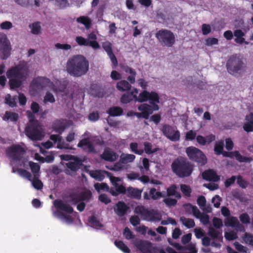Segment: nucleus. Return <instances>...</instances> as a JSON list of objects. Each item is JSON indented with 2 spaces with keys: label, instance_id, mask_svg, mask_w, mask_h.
<instances>
[{
  "label": "nucleus",
  "instance_id": "nucleus-12",
  "mask_svg": "<svg viewBox=\"0 0 253 253\" xmlns=\"http://www.w3.org/2000/svg\"><path fill=\"white\" fill-rule=\"evenodd\" d=\"M11 44L6 35L0 33V51L2 53V59H7L10 55Z\"/></svg>",
  "mask_w": 253,
  "mask_h": 253
},
{
  "label": "nucleus",
  "instance_id": "nucleus-46",
  "mask_svg": "<svg viewBox=\"0 0 253 253\" xmlns=\"http://www.w3.org/2000/svg\"><path fill=\"white\" fill-rule=\"evenodd\" d=\"M233 154L236 159L240 162H248L250 161V158L241 155L237 151L233 152Z\"/></svg>",
  "mask_w": 253,
  "mask_h": 253
},
{
  "label": "nucleus",
  "instance_id": "nucleus-60",
  "mask_svg": "<svg viewBox=\"0 0 253 253\" xmlns=\"http://www.w3.org/2000/svg\"><path fill=\"white\" fill-rule=\"evenodd\" d=\"M239 218L241 222L243 224H247L250 222V216L246 213H243L240 214Z\"/></svg>",
  "mask_w": 253,
  "mask_h": 253
},
{
  "label": "nucleus",
  "instance_id": "nucleus-55",
  "mask_svg": "<svg viewBox=\"0 0 253 253\" xmlns=\"http://www.w3.org/2000/svg\"><path fill=\"white\" fill-rule=\"evenodd\" d=\"M123 235L127 240L132 239L135 237L133 232L127 227H125L124 229Z\"/></svg>",
  "mask_w": 253,
  "mask_h": 253
},
{
  "label": "nucleus",
  "instance_id": "nucleus-39",
  "mask_svg": "<svg viewBox=\"0 0 253 253\" xmlns=\"http://www.w3.org/2000/svg\"><path fill=\"white\" fill-rule=\"evenodd\" d=\"M114 244L118 249L124 253H130V249L122 241L116 240Z\"/></svg>",
  "mask_w": 253,
  "mask_h": 253
},
{
  "label": "nucleus",
  "instance_id": "nucleus-11",
  "mask_svg": "<svg viewBox=\"0 0 253 253\" xmlns=\"http://www.w3.org/2000/svg\"><path fill=\"white\" fill-rule=\"evenodd\" d=\"M25 152V149L19 144H13L6 150L7 156L15 161L22 160Z\"/></svg>",
  "mask_w": 253,
  "mask_h": 253
},
{
  "label": "nucleus",
  "instance_id": "nucleus-62",
  "mask_svg": "<svg viewBox=\"0 0 253 253\" xmlns=\"http://www.w3.org/2000/svg\"><path fill=\"white\" fill-rule=\"evenodd\" d=\"M29 166L30 167L32 172L34 174L39 172L40 169V167L38 164L33 162H30L29 163Z\"/></svg>",
  "mask_w": 253,
  "mask_h": 253
},
{
  "label": "nucleus",
  "instance_id": "nucleus-4",
  "mask_svg": "<svg viewBox=\"0 0 253 253\" xmlns=\"http://www.w3.org/2000/svg\"><path fill=\"white\" fill-rule=\"evenodd\" d=\"M243 60V58L237 54L231 56L226 63L228 73L231 75H235L245 71L246 65Z\"/></svg>",
  "mask_w": 253,
  "mask_h": 253
},
{
  "label": "nucleus",
  "instance_id": "nucleus-17",
  "mask_svg": "<svg viewBox=\"0 0 253 253\" xmlns=\"http://www.w3.org/2000/svg\"><path fill=\"white\" fill-rule=\"evenodd\" d=\"M138 92V89L136 88H133L131 91L123 94L120 99L121 103L127 104L133 100L136 101V95Z\"/></svg>",
  "mask_w": 253,
  "mask_h": 253
},
{
  "label": "nucleus",
  "instance_id": "nucleus-48",
  "mask_svg": "<svg viewBox=\"0 0 253 253\" xmlns=\"http://www.w3.org/2000/svg\"><path fill=\"white\" fill-rule=\"evenodd\" d=\"M180 190L182 193L186 197H189L191 196L192 189L189 185L186 184L180 185Z\"/></svg>",
  "mask_w": 253,
  "mask_h": 253
},
{
  "label": "nucleus",
  "instance_id": "nucleus-31",
  "mask_svg": "<svg viewBox=\"0 0 253 253\" xmlns=\"http://www.w3.org/2000/svg\"><path fill=\"white\" fill-rule=\"evenodd\" d=\"M106 172L108 171L101 170H90L89 171V174L92 178L101 181L105 178L104 174H106Z\"/></svg>",
  "mask_w": 253,
  "mask_h": 253
},
{
  "label": "nucleus",
  "instance_id": "nucleus-36",
  "mask_svg": "<svg viewBox=\"0 0 253 253\" xmlns=\"http://www.w3.org/2000/svg\"><path fill=\"white\" fill-rule=\"evenodd\" d=\"M53 216L58 217L60 219H63L68 223H72L73 222L72 217L69 215H67L64 212L56 210L53 212Z\"/></svg>",
  "mask_w": 253,
  "mask_h": 253
},
{
  "label": "nucleus",
  "instance_id": "nucleus-38",
  "mask_svg": "<svg viewBox=\"0 0 253 253\" xmlns=\"http://www.w3.org/2000/svg\"><path fill=\"white\" fill-rule=\"evenodd\" d=\"M69 198L70 199V202L73 205H76L82 202L80 194L78 192H74L70 193L69 194Z\"/></svg>",
  "mask_w": 253,
  "mask_h": 253
},
{
  "label": "nucleus",
  "instance_id": "nucleus-23",
  "mask_svg": "<svg viewBox=\"0 0 253 253\" xmlns=\"http://www.w3.org/2000/svg\"><path fill=\"white\" fill-rule=\"evenodd\" d=\"M224 224L226 226L235 227L239 230H241L244 228L237 218L235 216L226 218L224 220Z\"/></svg>",
  "mask_w": 253,
  "mask_h": 253
},
{
  "label": "nucleus",
  "instance_id": "nucleus-10",
  "mask_svg": "<svg viewBox=\"0 0 253 253\" xmlns=\"http://www.w3.org/2000/svg\"><path fill=\"white\" fill-rule=\"evenodd\" d=\"M106 175L110 178L112 184L114 187H111L109 190V193L113 196H117L119 194H125L126 193V188L125 186L120 185L118 182L121 181L120 178L113 176L110 172H106Z\"/></svg>",
  "mask_w": 253,
  "mask_h": 253
},
{
  "label": "nucleus",
  "instance_id": "nucleus-30",
  "mask_svg": "<svg viewBox=\"0 0 253 253\" xmlns=\"http://www.w3.org/2000/svg\"><path fill=\"white\" fill-rule=\"evenodd\" d=\"M19 118L18 114L15 112L6 111L2 117V120L6 122L10 121L13 123H16L18 120Z\"/></svg>",
  "mask_w": 253,
  "mask_h": 253
},
{
  "label": "nucleus",
  "instance_id": "nucleus-28",
  "mask_svg": "<svg viewBox=\"0 0 253 253\" xmlns=\"http://www.w3.org/2000/svg\"><path fill=\"white\" fill-rule=\"evenodd\" d=\"M167 196H174L178 199L181 198V194L178 191V187L175 184H172L167 189Z\"/></svg>",
  "mask_w": 253,
  "mask_h": 253
},
{
  "label": "nucleus",
  "instance_id": "nucleus-47",
  "mask_svg": "<svg viewBox=\"0 0 253 253\" xmlns=\"http://www.w3.org/2000/svg\"><path fill=\"white\" fill-rule=\"evenodd\" d=\"M148 100H149L150 103H153V102L159 103L160 102V97L157 92L151 91L149 92Z\"/></svg>",
  "mask_w": 253,
  "mask_h": 253
},
{
  "label": "nucleus",
  "instance_id": "nucleus-20",
  "mask_svg": "<svg viewBox=\"0 0 253 253\" xmlns=\"http://www.w3.org/2000/svg\"><path fill=\"white\" fill-rule=\"evenodd\" d=\"M100 157L106 161L112 162L117 160L118 155L116 152L107 147L104 149L103 153L100 155Z\"/></svg>",
  "mask_w": 253,
  "mask_h": 253
},
{
  "label": "nucleus",
  "instance_id": "nucleus-59",
  "mask_svg": "<svg viewBox=\"0 0 253 253\" xmlns=\"http://www.w3.org/2000/svg\"><path fill=\"white\" fill-rule=\"evenodd\" d=\"M18 172L20 175L26 178L29 180H31L32 175L31 173L27 170L22 169H18Z\"/></svg>",
  "mask_w": 253,
  "mask_h": 253
},
{
  "label": "nucleus",
  "instance_id": "nucleus-22",
  "mask_svg": "<svg viewBox=\"0 0 253 253\" xmlns=\"http://www.w3.org/2000/svg\"><path fill=\"white\" fill-rule=\"evenodd\" d=\"M203 178L205 180L212 182H217L220 180V177L213 169H208L202 173Z\"/></svg>",
  "mask_w": 253,
  "mask_h": 253
},
{
  "label": "nucleus",
  "instance_id": "nucleus-8",
  "mask_svg": "<svg viewBox=\"0 0 253 253\" xmlns=\"http://www.w3.org/2000/svg\"><path fill=\"white\" fill-rule=\"evenodd\" d=\"M185 152L190 160L197 163L201 166H204L207 163L206 156L198 148L194 146H189L186 148Z\"/></svg>",
  "mask_w": 253,
  "mask_h": 253
},
{
  "label": "nucleus",
  "instance_id": "nucleus-15",
  "mask_svg": "<svg viewBox=\"0 0 253 253\" xmlns=\"http://www.w3.org/2000/svg\"><path fill=\"white\" fill-rule=\"evenodd\" d=\"M78 147L88 153H96L93 144L89 141L88 138L81 139L78 144Z\"/></svg>",
  "mask_w": 253,
  "mask_h": 253
},
{
  "label": "nucleus",
  "instance_id": "nucleus-2",
  "mask_svg": "<svg viewBox=\"0 0 253 253\" xmlns=\"http://www.w3.org/2000/svg\"><path fill=\"white\" fill-rule=\"evenodd\" d=\"M89 70V62L83 55L78 54L70 57L66 64V70L71 76L80 77Z\"/></svg>",
  "mask_w": 253,
  "mask_h": 253
},
{
  "label": "nucleus",
  "instance_id": "nucleus-27",
  "mask_svg": "<svg viewBox=\"0 0 253 253\" xmlns=\"http://www.w3.org/2000/svg\"><path fill=\"white\" fill-rule=\"evenodd\" d=\"M245 36V33L241 29H236L234 31V36L235 37L234 42L238 44L246 45L249 44V42L245 41L244 37Z\"/></svg>",
  "mask_w": 253,
  "mask_h": 253
},
{
  "label": "nucleus",
  "instance_id": "nucleus-41",
  "mask_svg": "<svg viewBox=\"0 0 253 253\" xmlns=\"http://www.w3.org/2000/svg\"><path fill=\"white\" fill-rule=\"evenodd\" d=\"M29 27L31 29V33L34 35H38L40 33L41 26L40 22H35L29 25Z\"/></svg>",
  "mask_w": 253,
  "mask_h": 253
},
{
  "label": "nucleus",
  "instance_id": "nucleus-58",
  "mask_svg": "<svg viewBox=\"0 0 253 253\" xmlns=\"http://www.w3.org/2000/svg\"><path fill=\"white\" fill-rule=\"evenodd\" d=\"M224 236L228 241H232L238 238L237 234L233 231L228 232H226Z\"/></svg>",
  "mask_w": 253,
  "mask_h": 253
},
{
  "label": "nucleus",
  "instance_id": "nucleus-33",
  "mask_svg": "<svg viewBox=\"0 0 253 253\" xmlns=\"http://www.w3.org/2000/svg\"><path fill=\"white\" fill-rule=\"evenodd\" d=\"M123 109L118 106H112L107 111V113L112 117L120 116L123 115Z\"/></svg>",
  "mask_w": 253,
  "mask_h": 253
},
{
  "label": "nucleus",
  "instance_id": "nucleus-63",
  "mask_svg": "<svg viewBox=\"0 0 253 253\" xmlns=\"http://www.w3.org/2000/svg\"><path fill=\"white\" fill-rule=\"evenodd\" d=\"M235 249L240 252L247 253L248 249L246 247H245L237 242H235L234 243Z\"/></svg>",
  "mask_w": 253,
  "mask_h": 253
},
{
  "label": "nucleus",
  "instance_id": "nucleus-26",
  "mask_svg": "<svg viewBox=\"0 0 253 253\" xmlns=\"http://www.w3.org/2000/svg\"><path fill=\"white\" fill-rule=\"evenodd\" d=\"M49 82L50 80L48 78L39 77L33 80L31 84L38 89H41Z\"/></svg>",
  "mask_w": 253,
  "mask_h": 253
},
{
  "label": "nucleus",
  "instance_id": "nucleus-5",
  "mask_svg": "<svg viewBox=\"0 0 253 253\" xmlns=\"http://www.w3.org/2000/svg\"><path fill=\"white\" fill-rule=\"evenodd\" d=\"M208 235L213 241L211 243V239L205 236L202 239V245L205 247L211 245L212 247L220 248L221 246V242L223 241L222 233L211 227L209 229Z\"/></svg>",
  "mask_w": 253,
  "mask_h": 253
},
{
  "label": "nucleus",
  "instance_id": "nucleus-42",
  "mask_svg": "<svg viewBox=\"0 0 253 253\" xmlns=\"http://www.w3.org/2000/svg\"><path fill=\"white\" fill-rule=\"evenodd\" d=\"M138 144L136 142H131L129 144V148L131 151L135 154L142 155L144 151L142 149H138Z\"/></svg>",
  "mask_w": 253,
  "mask_h": 253
},
{
  "label": "nucleus",
  "instance_id": "nucleus-18",
  "mask_svg": "<svg viewBox=\"0 0 253 253\" xmlns=\"http://www.w3.org/2000/svg\"><path fill=\"white\" fill-rule=\"evenodd\" d=\"M53 205L57 209L68 214H72L74 211L73 208L70 205L65 203L61 200L56 199L54 200Z\"/></svg>",
  "mask_w": 253,
  "mask_h": 253
},
{
  "label": "nucleus",
  "instance_id": "nucleus-1",
  "mask_svg": "<svg viewBox=\"0 0 253 253\" xmlns=\"http://www.w3.org/2000/svg\"><path fill=\"white\" fill-rule=\"evenodd\" d=\"M29 69L27 62L20 61L19 64L9 68L6 72L9 79L8 84L11 89L19 88L29 76Z\"/></svg>",
  "mask_w": 253,
  "mask_h": 253
},
{
  "label": "nucleus",
  "instance_id": "nucleus-50",
  "mask_svg": "<svg viewBox=\"0 0 253 253\" xmlns=\"http://www.w3.org/2000/svg\"><path fill=\"white\" fill-rule=\"evenodd\" d=\"M82 201H88L90 199L92 196V193L89 190H84L80 193Z\"/></svg>",
  "mask_w": 253,
  "mask_h": 253
},
{
  "label": "nucleus",
  "instance_id": "nucleus-3",
  "mask_svg": "<svg viewBox=\"0 0 253 253\" xmlns=\"http://www.w3.org/2000/svg\"><path fill=\"white\" fill-rule=\"evenodd\" d=\"M171 169L178 177L189 176L193 171V165L186 158L180 157L175 159L171 165Z\"/></svg>",
  "mask_w": 253,
  "mask_h": 253
},
{
  "label": "nucleus",
  "instance_id": "nucleus-25",
  "mask_svg": "<svg viewBox=\"0 0 253 253\" xmlns=\"http://www.w3.org/2000/svg\"><path fill=\"white\" fill-rule=\"evenodd\" d=\"M142 192V190L129 186L126 189V194L128 197L140 200L141 197Z\"/></svg>",
  "mask_w": 253,
  "mask_h": 253
},
{
  "label": "nucleus",
  "instance_id": "nucleus-24",
  "mask_svg": "<svg viewBox=\"0 0 253 253\" xmlns=\"http://www.w3.org/2000/svg\"><path fill=\"white\" fill-rule=\"evenodd\" d=\"M73 162H69L66 164L67 168L73 172L77 171L83 166V161L78 157L74 159Z\"/></svg>",
  "mask_w": 253,
  "mask_h": 253
},
{
  "label": "nucleus",
  "instance_id": "nucleus-9",
  "mask_svg": "<svg viewBox=\"0 0 253 253\" xmlns=\"http://www.w3.org/2000/svg\"><path fill=\"white\" fill-rule=\"evenodd\" d=\"M25 132V134L32 140H40L43 137L42 128L39 123L27 124Z\"/></svg>",
  "mask_w": 253,
  "mask_h": 253
},
{
  "label": "nucleus",
  "instance_id": "nucleus-16",
  "mask_svg": "<svg viewBox=\"0 0 253 253\" xmlns=\"http://www.w3.org/2000/svg\"><path fill=\"white\" fill-rule=\"evenodd\" d=\"M136 248L142 253H152V244L148 241L140 240L135 243Z\"/></svg>",
  "mask_w": 253,
  "mask_h": 253
},
{
  "label": "nucleus",
  "instance_id": "nucleus-40",
  "mask_svg": "<svg viewBox=\"0 0 253 253\" xmlns=\"http://www.w3.org/2000/svg\"><path fill=\"white\" fill-rule=\"evenodd\" d=\"M180 220L187 228H191L195 226V221L193 219L187 218L183 216L180 217Z\"/></svg>",
  "mask_w": 253,
  "mask_h": 253
},
{
  "label": "nucleus",
  "instance_id": "nucleus-6",
  "mask_svg": "<svg viewBox=\"0 0 253 253\" xmlns=\"http://www.w3.org/2000/svg\"><path fill=\"white\" fill-rule=\"evenodd\" d=\"M134 212L140 214L144 220L157 222L161 220L162 216L158 211L154 209L148 210L143 206H137L135 207Z\"/></svg>",
  "mask_w": 253,
  "mask_h": 253
},
{
  "label": "nucleus",
  "instance_id": "nucleus-57",
  "mask_svg": "<svg viewBox=\"0 0 253 253\" xmlns=\"http://www.w3.org/2000/svg\"><path fill=\"white\" fill-rule=\"evenodd\" d=\"M237 183L240 187L242 188H246L248 186V182L243 179V177L241 175H238L236 177Z\"/></svg>",
  "mask_w": 253,
  "mask_h": 253
},
{
  "label": "nucleus",
  "instance_id": "nucleus-7",
  "mask_svg": "<svg viewBox=\"0 0 253 253\" xmlns=\"http://www.w3.org/2000/svg\"><path fill=\"white\" fill-rule=\"evenodd\" d=\"M161 45L168 47H172L175 42V37L171 31L162 29L158 31L155 35Z\"/></svg>",
  "mask_w": 253,
  "mask_h": 253
},
{
  "label": "nucleus",
  "instance_id": "nucleus-52",
  "mask_svg": "<svg viewBox=\"0 0 253 253\" xmlns=\"http://www.w3.org/2000/svg\"><path fill=\"white\" fill-rule=\"evenodd\" d=\"M186 206L190 207V208L192 210L193 214L195 217L198 218L199 217L201 216L202 213L200 212V210L198 209V208L196 206H193L191 204H187Z\"/></svg>",
  "mask_w": 253,
  "mask_h": 253
},
{
  "label": "nucleus",
  "instance_id": "nucleus-34",
  "mask_svg": "<svg viewBox=\"0 0 253 253\" xmlns=\"http://www.w3.org/2000/svg\"><path fill=\"white\" fill-rule=\"evenodd\" d=\"M223 147H224V141L222 140H219L218 141L216 142L214 147V151L215 153L217 155H219L222 154L224 155L225 156H228V153L226 152H224V153H223Z\"/></svg>",
  "mask_w": 253,
  "mask_h": 253
},
{
  "label": "nucleus",
  "instance_id": "nucleus-43",
  "mask_svg": "<svg viewBox=\"0 0 253 253\" xmlns=\"http://www.w3.org/2000/svg\"><path fill=\"white\" fill-rule=\"evenodd\" d=\"M149 92L147 90H143L139 96H136V101L139 102H144L148 100Z\"/></svg>",
  "mask_w": 253,
  "mask_h": 253
},
{
  "label": "nucleus",
  "instance_id": "nucleus-13",
  "mask_svg": "<svg viewBox=\"0 0 253 253\" xmlns=\"http://www.w3.org/2000/svg\"><path fill=\"white\" fill-rule=\"evenodd\" d=\"M164 134L172 141H178L180 139V132L175 130L174 127L169 125H165L162 129Z\"/></svg>",
  "mask_w": 253,
  "mask_h": 253
},
{
  "label": "nucleus",
  "instance_id": "nucleus-64",
  "mask_svg": "<svg viewBox=\"0 0 253 253\" xmlns=\"http://www.w3.org/2000/svg\"><path fill=\"white\" fill-rule=\"evenodd\" d=\"M212 223L214 228L219 229L223 226L222 221L221 219L214 217L212 219Z\"/></svg>",
  "mask_w": 253,
  "mask_h": 253
},
{
  "label": "nucleus",
  "instance_id": "nucleus-44",
  "mask_svg": "<svg viewBox=\"0 0 253 253\" xmlns=\"http://www.w3.org/2000/svg\"><path fill=\"white\" fill-rule=\"evenodd\" d=\"M88 221L90 224H91L93 227L96 228H100L103 227V225L100 222V221L97 219V218L92 215L89 217Z\"/></svg>",
  "mask_w": 253,
  "mask_h": 253
},
{
  "label": "nucleus",
  "instance_id": "nucleus-21",
  "mask_svg": "<svg viewBox=\"0 0 253 253\" xmlns=\"http://www.w3.org/2000/svg\"><path fill=\"white\" fill-rule=\"evenodd\" d=\"M116 208L114 209V211L119 217L125 216L129 209V207L123 201H119L116 204Z\"/></svg>",
  "mask_w": 253,
  "mask_h": 253
},
{
  "label": "nucleus",
  "instance_id": "nucleus-14",
  "mask_svg": "<svg viewBox=\"0 0 253 253\" xmlns=\"http://www.w3.org/2000/svg\"><path fill=\"white\" fill-rule=\"evenodd\" d=\"M138 110L141 112H135V116L138 118H144L148 119L150 115L153 113L152 107L150 105L147 103H143L138 107Z\"/></svg>",
  "mask_w": 253,
  "mask_h": 253
},
{
  "label": "nucleus",
  "instance_id": "nucleus-49",
  "mask_svg": "<svg viewBox=\"0 0 253 253\" xmlns=\"http://www.w3.org/2000/svg\"><path fill=\"white\" fill-rule=\"evenodd\" d=\"M5 103L12 108L16 106L15 99L12 98L9 94H7L5 96Z\"/></svg>",
  "mask_w": 253,
  "mask_h": 253
},
{
  "label": "nucleus",
  "instance_id": "nucleus-32",
  "mask_svg": "<svg viewBox=\"0 0 253 253\" xmlns=\"http://www.w3.org/2000/svg\"><path fill=\"white\" fill-rule=\"evenodd\" d=\"M144 146V152L147 155H151L154 154L160 150L158 147L153 148V146L151 142L146 141L143 143Z\"/></svg>",
  "mask_w": 253,
  "mask_h": 253
},
{
  "label": "nucleus",
  "instance_id": "nucleus-45",
  "mask_svg": "<svg viewBox=\"0 0 253 253\" xmlns=\"http://www.w3.org/2000/svg\"><path fill=\"white\" fill-rule=\"evenodd\" d=\"M94 187L98 192L102 190L109 192V190L110 189L109 186L106 183H96L94 184Z\"/></svg>",
  "mask_w": 253,
  "mask_h": 253
},
{
  "label": "nucleus",
  "instance_id": "nucleus-29",
  "mask_svg": "<svg viewBox=\"0 0 253 253\" xmlns=\"http://www.w3.org/2000/svg\"><path fill=\"white\" fill-rule=\"evenodd\" d=\"M116 88L121 92L128 91L131 88V85L127 81L124 80L117 83Z\"/></svg>",
  "mask_w": 253,
  "mask_h": 253
},
{
  "label": "nucleus",
  "instance_id": "nucleus-51",
  "mask_svg": "<svg viewBox=\"0 0 253 253\" xmlns=\"http://www.w3.org/2000/svg\"><path fill=\"white\" fill-rule=\"evenodd\" d=\"M35 114L30 111H26V115L29 121V123L27 124H37V123H39L38 121L36 119Z\"/></svg>",
  "mask_w": 253,
  "mask_h": 253
},
{
  "label": "nucleus",
  "instance_id": "nucleus-54",
  "mask_svg": "<svg viewBox=\"0 0 253 253\" xmlns=\"http://www.w3.org/2000/svg\"><path fill=\"white\" fill-rule=\"evenodd\" d=\"M33 186L37 190H41L43 187V184L41 180L36 177V175L32 180Z\"/></svg>",
  "mask_w": 253,
  "mask_h": 253
},
{
  "label": "nucleus",
  "instance_id": "nucleus-61",
  "mask_svg": "<svg viewBox=\"0 0 253 253\" xmlns=\"http://www.w3.org/2000/svg\"><path fill=\"white\" fill-rule=\"evenodd\" d=\"M163 202L168 207L174 206L177 203V200L170 198H167L164 199Z\"/></svg>",
  "mask_w": 253,
  "mask_h": 253
},
{
  "label": "nucleus",
  "instance_id": "nucleus-56",
  "mask_svg": "<svg viewBox=\"0 0 253 253\" xmlns=\"http://www.w3.org/2000/svg\"><path fill=\"white\" fill-rule=\"evenodd\" d=\"M55 101V100L53 95L50 92L47 91L44 97L43 102L44 103L50 102L53 103Z\"/></svg>",
  "mask_w": 253,
  "mask_h": 253
},
{
  "label": "nucleus",
  "instance_id": "nucleus-19",
  "mask_svg": "<svg viewBox=\"0 0 253 253\" xmlns=\"http://www.w3.org/2000/svg\"><path fill=\"white\" fill-rule=\"evenodd\" d=\"M166 195H163L162 192L160 191L156 192L155 188H151L150 189L149 193L145 192L143 194V198L145 200H157L162 197H165Z\"/></svg>",
  "mask_w": 253,
  "mask_h": 253
},
{
  "label": "nucleus",
  "instance_id": "nucleus-37",
  "mask_svg": "<svg viewBox=\"0 0 253 253\" xmlns=\"http://www.w3.org/2000/svg\"><path fill=\"white\" fill-rule=\"evenodd\" d=\"M77 22L83 24L88 29L91 25V20L87 16H81L77 19Z\"/></svg>",
  "mask_w": 253,
  "mask_h": 253
},
{
  "label": "nucleus",
  "instance_id": "nucleus-53",
  "mask_svg": "<svg viewBox=\"0 0 253 253\" xmlns=\"http://www.w3.org/2000/svg\"><path fill=\"white\" fill-rule=\"evenodd\" d=\"M102 46L108 55L113 52L112 50V43L109 41L102 42Z\"/></svg>",
  "mask_w": 253,
  "mask_h": 253
},
{
  "label": "nucleus",
  "instance_id": "nucleus-35",
  "mask_svg": "<svg viewBox=\"0 0 253 253\" xmlns=\"http://www.w3.org/2000/svg\"><path fill=\"white\" fill-rule=\"evenodd\" d=\"M135 159V156L133 154L123 153L120 156V162L126 164L132 162Z\"/></svg>",
  "mask_w": 253,
  "mask_h": 253
}]
</instances>
